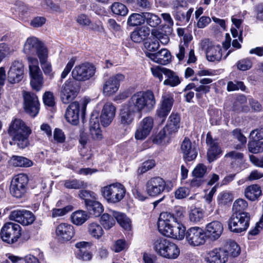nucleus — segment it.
I'll return each mask as SVG.
<instances>
[{
    "label": "nucleus",
    "instance_id": "14",
    "mask_svg": "<svg viewBox=\"0 0 263 263\" xmlns=\"http://www.w3.org/2000/svg\"><path fill=\"white\" fill-rule=\"evenodd\" d=\"M184 238L187 243L193 247L202 245L206 240L204 231L198 227H193L187 229Z\"/></svg>",
    "mask_w": 263,
    "mask_h": 263
},
{
    "label": "nucleus",
    "instance_id": "51",
    "mask_svg": "<svg viewBox=\"0 0 263 263\" xmlns=\"http://www.w3.org/2000/svg\"><path fill=\"white\" fill-rule=\"evenodd\" d=\"M156 165L155 161L151 159L144 162L137 170L138 174L141 175L153 168Z\"/></svg>",
    "mask_w": 263,
    "mask_h": 263
},
{
    "label": "nucleus",
    "instance_id": "42",
    "mask_svg": "<svg viewBox=\"0 0 263 263\" xmlns=\"http://www.w3.org/2000/svg\"><path fill=\"white\" fill-rule=\"evenodd\" d=\"M127 24L130 26H136L144 23V12L141 13H134L128 18Z\"/></svg>",
    "mask_w": 263,
    "mask_h": 263
},
{
    "label": "nucleus",
    "instance_id": "31",
    "mask_svg": "<svg viewBox=\"0 0 263 263\" xmlns=\"http://www.w3.org/2000/svg\"><path fill=\"white\" fill-rule=\"evenodd\" d=\"M42 46V43L37 38L30 37L27 40L23 50L27 54H34Z\"/></svg>",
    "mask_w": 263,
    "mask_h": 263
},
{
    "label": "nucleus",
    "instance_id": "21",
    "mask_svg": "<svg viewBox=\"0 0 263 263\" xmlns=\"http://www.w3.org/2000/svg\"><path fill=\"white\" fill-rule=\"evenodd\" d=\"M181 152L185 162H190L196 159L198 151L195 146L193 145L191 140L185 138L181 144Z\"/></svg>",
    "mask_w": 263,
    "mask_h": 263
},
{
    "label": "nucleus",
    "instance_id": "35",
    "mask_svg": "<svg viewBox=\"0 0 263 263\" xmlns=\"http://www.w3.org/2000/svg\"><path fill=\"white\" fill-rule=\"evenodd\" d=\"M245 195L247 199L251 201H255L261 195L260 187L257 184L248 186L245 190Z\"/></svg>",
    "mask_w": 263,
    "mask_h": 263
},
{
    "label": "nucleus",
    "instance_id": "52",
    "mask_svg": "<svg viewBox=\"0 0 263 263\" xmlns=\"http://www.w3.org/2000/svg\"><path fill=\"white\" fill-rule=\"evenodd\" d=\"M151 35L154 39H157L159 42H161L162 44H166L170 41L169 37L167 35L158 31L156 29L152 30Z\"/></svg>",
    "mask_w": 263,
    "mask_h": 263
},
{
    "label": "nucleus",
    "instance_id": "56",
    "mask_svg": "<svg viewBox=\"0 0 263 263\" xmlns=\"http://www.w3.org/2000/svg\"><path fill=\"white\" fill-rule=\"evenodd\" d=\"M136 5L140 10L149 11L152 9V0H136Z\"/></svg>",
    "mask_w": 263,
    "mask_h": 263
},
{
    "label": "nucleus",
    "instance_id": "6",
    "mask_svg": "<svg viewBox=\"0 0 263 263\" xmlns=\"http://www.w3.org/2000/svg\"><path fill=\"white\" fill-rule=\"evenodd\" d=\"M101 192L108 203H117L125 197L126 189L123 184L115 183L102 187Z\"/></svg>",
    "mask_w": 263,
    "mask_h": 263
},
{
    "label": "nucleus",
    "instance_id": "32",
    "mask_svg": "<svg viewBox=\"0 0 263 263\" xmlns=\"http://www.w3.org/2000/svg\"><path fill=\"white\" fill-rule=\"evenodd\" d=\"M75 246L79 249L77 256L79 259L84 261H89L92 258V254L88 250L87 247H89V243L85 241H81L76 243Z\"/></svg>",
    "mask_w": 263,
    "mask_h": 263
},
{
    "label": "nucleus",
    "instance_id": "40",
    "mask_svg": "<svg viewBox=\"0 0 263 263\" xmlns=\"http://www.w3.org/2000/svg\"><path fill=\"white\" fill-rule=\"evenodd\" d=\"M165 76L167 79L163 82L164 85L175 87L180 83L179 77L170 69L166 71Z\"/></svg>",
    "mask_w": 263,
    "mask_h": 263
},
{
    "label": "nucleus",
    "instance_id": "7",
    "mask_svg": "<svg viewBox=\"0 0 263 263\" xmlns=\"http://www.w3.org/2000/svg\"><path fill=\"white\" fill-rule=\"evenodd\" d=\"M250 220L249 213H233L228 221L229 229L234 233H241L247 230Z\"/></svg>",
    "mask_w": 263,
    "mask_h": 263
},
{
    "label": "nucleus",
    "instance_id": "39",
    "mask_svg": "<svg viewBox=\"0 0 263 263\" xmlns=\"http://www.w3.org/2000/svg\"><path fill=\"white\" fill-rule=\"evenodd\" d=\"M64 186L69 189H85L87 186V183L81 180L68 179L64 181Z\"/></svg>",
    "mask_w": 263,
    "mask_h": 263
},
{
    "label": "nucleus",
    "instance_id": "13",
    "mask_svg": "<svg viewBox=\"0 0 263 263\" xmlns=\"http://www.w3.org/2000/svg\"><path fill=\"white\" fill-rule=\"evenodd\" d=\"M28 179L26 175L20 174L15 176L11 180L10 191L14 197H22L26 193Z\"/></svg>",
    "mask_w": 263,
    "mask_h": 263
},
{
    "label": "nucleus",
    "instance_id": "62",
    "mask_svg": "<svg viewBox=\"0 0 263 263\" xmlns=\"http://www.w3.org/2000/svg\"><path fill=\"white\" fill-rule=\"evenodd\" d=\"M40 64L45 74L48 76L51 79L53 77V73L52 72L51 63L47 61Z\"/></svg>",
    "mask_w": 263,
    "mask_h": 263
},
{
    "label": "nucleus",
    "instance_id": "24",
    "mask_svg": "<svg viewBox=\"0 0 263 263\" xmlns=\"http://www.w3.org/2000/svg\"><path fill=\"white\" fill-rule=\"evenodd\" d=\"M223 230L222 224L218 221H212L206 225L205 236L211 240L215 241L217 240Z\"/></svg>",
    "mask_w": 263,
    "mask_h": 263
},
{
    "label": "nucleus",
    "instance_id": "9",
    "mask_svg": "<svg viewBox=\"0 0 263 263\" xmlns=\"http://www.w3.org/2000/svg\"><path fill=\"white\" fill-rule=\"evenodd\" d=\"M0 235L4 241L13 244L17 242L21 236V227L15 223H6L1 229Z\"/></svg>",
    "mask_w": 263,
    "mask_h": 263
},
{
    "label": "nucleus",
    "instance_id": "18",
    "mask_svg": "<svg viewBox=\"0 0 263 263\" xmlns=\"http://www.w3.org/2000/svg\"><path fill=\"white\" fill-rule=\"evenodd\" d=\"M125 77L121 73H118L110 77L103 86V92L106 96H110L116 93L119 89L120 83L124 81Z\"/></svg>",
    "mask_w": 263,
    "mask_h": 263
},
{
    "label": "nucleus",
    "instance_id": "49",
    "mask_svg": "<svg viewBox=\"0 0 263 263\" xmlns=\"http://www.w3.org/2000/svg\"><path fill=\"white\" fill-rule=\"evenodd\" d=\"M144 46L147 51L148 52H156L160 47L159 42L157 41V39H152L149 40L144 43Z\"/></svg>",
    "mask_w": 263,
    "mask_h": 263
},
{
    "label": "nucleus",
    "instance_id": "29",
    "mask_svg": "<svg viewBox=\"0 0 263 263\" xmlns=\"http://www.w3.org/2000/svg\"><path fill=\"white\" fill-rule=\"evenodd\" d=\"M136 112L133 108H132L129 104H124L120 112V123L124 125H129L132 123Z\"/></svg>",
    "mask_w": 263,
    "mask_h": 263
},
{
    "label": "nucleus",
    "instance_id": "2",
    "mask_svg": "<svg viewBox=\"0 0 263 263\" xmlns=\"http://www.w3.org/2000/svg\"><path fill=\"white\" fill-rule=\"evenodd\" d=\"M7 133L11 138L9 142L10 145H16L20 149H24L29 145V137L32 131L21 119L15 118L12 120Z\"/></svg>",
    "mask_w": 263,
    "mask_h": 263
},
{
    "label": "nucleus",
    "instance_id": "61",
    "mask_svg": "<svg viewBox=\"0 0 263 263\" xmlns=\"http://www.w3.org/2000/svg\"><path fill=\"white\" fill-rule=\"evenodd\" d=\"M45 105L52 107L55 104L54 98L53 93L50 91L45 92L43 97Z\"/></svg>",
    "mask_w": 263,
    "mask_h": 263
},
{
    "label": "nucleus",
    "instance_id": "54",
    "mask_svg": "<svg viewBox=\"0 0 263 263\" xmlns=\"http://www.w3.org/2000/svg\"><path fill=\"white\" fill-rule=\"evenodd\" d=\"M29 62V73L40 72L41 71L39 66V62L36 58L28 57L27 58Z\"/></svg>",
    "mask_w": 263,
    "mask_h": 263
},
{
    "label": "nucleus",
    "instance_id": "46",
    "mask_svg": "<svg viewBox=\"0 0 263 263\" xmlns=\"http://www.w3.org/2000/svg\"><path fill=\"white\" fill-rule=\"evenodd\" d=\"M224 250L227 252V258L228 257L229 255L234 257H236L240 252V248L239 246L234 241H229L226 246V249Z\"/></svg>",
    "mask_w": 263,
    "mask_h": 263
},
{
    "label": "nucleus",
    "instance_id": "47",
    "mask_svg": "<svg viewBox=\"0 0 263 263\" xmlns=\"http://www.w3.org/2000/svg\"><path fill=\"white\" fill-rule=\"evenodd\" d=\"M248 202L243 199H238L233 203V213H247L244 211L248 208Z\"/></svg>",
    "mask_w": 263,
    "mask_h": 263
},
{
    "label": "nucleus",
    "instance_id": "50",
    "mask_svg": "<svg viewBox=\"0 0 263 263\" xmlns=\"http://www.w3.org/2000/svg\"><path fill=\"white\" fill-rule=\"evenodd\" d=\"M79 196L81 199L84 200L85 205H86L89 201L97 199L96 194L93 192L87 190H81Z\"/></svg>",
    "mask_w": 263,
    "mask_h": 263
},
{
    "label": "nucleus",
    "instance_id": "19",
    "mask_svg": "<svg viewBox=\"0 0 263 263\" xmlns=\"http://www.w3.org/2000/svg\"><path fill=\"white\" fill-rule=\"evenodd\" d=\"M193 9H187L183 5L178 3L173 7V15L175 19L181 24H185L190 20Z\"/></svg>",
    "mask_w": 263,
    "mask_h": 263
},
{
    "label": "nucleus",
    "instance_id": "34",
    "mask_svg": "<svg viewBox=\"0 0 263 263\" xmlns=\"http://www.w3.org/2000/svg\"><path fill=\"white\" fill-rule=\"evenodd\" d=\"M30 85L33 89L39 91L43 87L44 83V78L42 71L40 72H33L30 73Z\"/></svg>",
    "mask_w": 263,
    "mask_h": 263
},
{
    "label": "nucleus",
    "instance_id": "38",
    "mask_svg": "<svg viewBox=\"0 0 263 263\" xmlns=\"http://www.w3.org/2000/svg\"><path fill=\"white\" fill-rule=\"evenodd\" d=\"M144 23L151 27H157L161 22L160 17L155 13L144 12Z\"/></svg>",
    "mask_w": 263,
    "mask_h": 263
},
{
    "label": "nucleus",
    "instance_id": "63",
    "mask_svg": "<svg viewBox=\"0 0 263 263\" xmlns=\"http://www.w3.org/2000/svg\"><path fill=\"white\" fill-rule=\"evenodd\" d=\"M14 9L16 11L18 12L19 14L22 16L24 15L28 10V7L22 2H16Z\"/></svg>",
    "mask_w": 263,
    "mask_h": 263
},
{
    "label": "nucleus",
    "instance_id": "30",
    "mask_svg": "<svg viewBox=\"0 0 263 263\" xmlns=\"http://www.w3.org/2000/svg\"><path fill=\"white\" fill-rule=\"evenodd\" d=\"M227 260L226 251L221 248H216L210 251L207 258L209 263H225Z\"/></svg>",
    "mask_w": 263,
    "mask_h": 263
},
{
    "label": "nucleus",
    "instance_id": "26",
    "mask_svg": "<svg viewBox=\"0 0 263 263\" xmlns=\"http://www.w3.org/2000/svg\"><path fill=\"white\" fill-rule=\"evenodd\" d=\"M206 141L209 146L207 158L208 161L211 162L217 159L221 154L222 151L221 148L219 147L217 141L213 139L209 134H207Z\"/></svg>",
    "mask_w": 263,
    "mask_h": 263
},
{
    "label": "nucleus",
    "instance_id": "23",
    "mask_svg": "<svg viewBox=\"0 0 263 263\" xmlns=\"http://www.w3.org/2000/svg\"><path fill=\"white\" fill-rule=\"evenodd\" d=\"M154 124L153 119L151 117L144 118L141 122L135 133V138L138 140L144 139L150 133Z\"/></svg>",
    "mask_w": 263,
    "mask_h": 263
},
{
    "label": "nucleus",
    "instance_id": "36",
    "mask_svg": "<svg viewBox=\"0 0 263 263\" xmlns=\"http://www.w3.org/2000/svg\"><path fill=\"white\" fill-rule=\"evenodd\" d=\"M89 218L87 212L82 210H78L73 212L71 215V221L77 226L83 224Z\"/></svg>",
    "mask_w": 263,
    "mask_h": 263
},
{
    "label": "nucleus",
    "instance_id": "59",
    "mask_svg": "<svg viewBox=\"0 0 263 263\" xmlns=\"http://www.w3.org/2000/svg\"><path fill=\"white\" fill-rule=\"evenodd\" d=\"M43 6L45 8L48 9L52 12H61L60 6L58 5L54 4L52 0H44Z\"/></svg>",
    "mask_w": 263,
    "mask_h": 263
},
{
    "label": "nucleus",
    "instance_id": "16",
    "mask_svg": "<svg viewBox=\"0 0 263 263\" xmlns=\"http://www.w3.org/2000/svg\"><path fill=\"white\" fill-rule=\"evenodd\" d=\"M23 97L25 111L31 116L35 117L40 109L37 97L33 93L25 91L23 93Z\"/></svg>",
    "mask_w": 263,
    "mask_h": 263
},
{
    "label": "nucleus",
    "instance_id": "37",
    "mask_svg": "<svg viewBox=\"0 0 263 263\" xmlns=\"http://www.w3.org/2000/svg\"><path fill=\"white\" fill-rule=\"evenodd\" d=\"M95 200L93 199L88 202L86 206L91 214L93 215L95 217H99L103 213L104 208L100 202Z\"/></svg>",
    "mask_w": 263,
    "mask_h": 263
},
{
    "label": "nucleus",
    "instance_id": "27",
    "mask_svg": "<svg viewBox=\"0 0 263 263\" xmlns=\"http://www.w3.org/2000/svg\"><path fill=\"white\" fill-rule=\"evenodd\" d=\"M145 55L153 61L162 65L167 64L171 60V52L165 48L155 53L145 52Z\"/></svg>",
    "mask_w": 263,
    "mask_h": 263
},
{
    "label": "nucleus",
    "instance_id": "60",
    "mask_svg": "<svg viewBox=\"0 0 263 263\" xmlns=\"http://www.w3.org/2000/svg\"><path fill=\"white\" fill-rule=\"evenodd\" d=\"M167 69L165 68L156 67L151 68V71L155 77L158 78L159 81H161L163 79V74L165 76Z\"/></svg>",
    "mask_w": 263,
    "mask_h": 263
},
{
    "label": "nucleus",
    "instance_id": "41",
    "mask_svg": "<svg viewBox=\"0 0 263 263\" xmlns=\"http://www.w3.org/2000/svg\"><path fill=\"white\" fill-rule=\"evenodd\" d=\"M88 232L92 237L96 239H99L104 233L102 227L96 222L91 223L88 225Z\"/></svg>",
    "mask_w": 263,
    "mask_h": 263
},
{
    "label": "nucleus",
    "instance_id": "11",
    "mask_svg": "<svg viewBox=\"0 0 263 263\" xmlns=\"http://www.w3.org/2000/svg\"><path fill=\"white\" fill-rule=\"evenodd\" d=\"M166 190L167 185L166 181L160 177H153L149 179L145 184L146 193L151 197H156L161 194Z\"/></svg>",
    "mask_w": 263,
    "mask_h": 263
},
{
    "label": "nucleus",
    "instance_id": "5",
    "mask_svg": "<svg viewBox=\"0 0 263 263\" xmlns=\"http://www.w3.org/2000/svg\"><path fill=\"white\" fill-rule=\"evenodd\" d=\"M118 223L125 230H130L131 221L124 213L113 211L112 215L107 213L103 214L101 217V223L105 229H109Z\"/></svg>",
    "mask_w": 263,
    "mask_h": 263
},
{
    "label": "nucleus",
    "instance_id": "28",
    "mask_svg": "<svg viewBox=\"0 0 263 263\" xmlns=\"http://www.w3.org/2000/svg\"><path fill=\"white\" fill-rule=\"evenodd\" d=\"M79 108L80 105L77 102H73L69 105L65 113L67 122L72 125H77L79 123Z\"/></svg>",
    "mask_w": 263,
    "mask_h": 263
},
{
    "label": "nucleus",
    "instance_id": "8",
    "mask_svg": "<svg viewBox=\"0 0 263 263\" xmlns=\"http://www.w3.org/2000/svg\"><path fill=\"white\" fill-rule=\"evenodd\" d=\"M180 126V118L177 113L172 112L169 116L166 125L161 129L156 136V140L159 142L166 138L168 139L176 134Z\"/></svg>",
    "mask_w": 263,
    "mask_h": 263
},
{
    "label": "nucleus",
    "instance_id": "17",
    "mask_svg": "<svg viewBox=\"0 0 263 263\" xmlns=\"http://www.w3.org/2000/svg\"><path fill=\"white\" fill-rule=\"evenodd\" d=\"M9 218L10 220L17 222L23 226H29L33 223L35 220V216L30 211L16 210L11 212Z\"/></svg>",
    "mask_w": 263,
    "mask_h": 263
},
{
    "label": "nucleus",
    "instance_id": "53",
    "mask_svg": "<svg viewBox=\"0 0 263 263\" xmlns=\"http://www.w3.org/2000/svg\"><path fill=\"white\" fill-rule=\"evenodd\" d=\"M207 171L206 166L203 164H198L193 170L192 175L194 177L203 178Z\"/></svg>",
    "mask_w": 263,
    "mask_h": 263
},
{
    "label": "nucleus",
    "instance_id": "4",
    "mask_svg": "<svg viewBox=\"0 0 263 263\" xmlns=\"http://www.w3.org/2000/svg\"><path fill=\"white\" fill-rule=\"evenodd\" d=\"M153 248L158 255L168 259H176L180 254V249L176 244L163 238L154 240Z\"/></svg>",
    "mask_w": 263,
    "mask_h": 263
},
{
    "label": "nucleus",
    "instance_id": "44",
    "mask_svg": "<svg viewBox=\"0 0 263 263\" xmlns=\"http://www.w3.org/2000/svg\"><path fill=\"white\" fill-rule=\"evenodd\" d=\"M110 9L114 14L121 16H125L128 11L126 6L119 2H114L112 4Z\"/></svg>",
    "mask_w": 263,
    "mask_h": 263
},
{
    "label": "nucleus",
    "instance_id": "55",
    "mask_svg": "<svg viewBox=\"0 0 263 263\" xmlns=\"http://www.w3.org/2000/svg\"><path fill=\"white\" fill-rule=\"evenodd\" d=\"M252 66L251 59L249 58L239 60L237 63V67L240 70L245 71L250 69Z\"/></svg>",
    "mask_w": 263,
    "mask_h": 263
},
{
    "label": "nucleus",
    "instance_id": "20",
    "mask_svg": "<svg viewBox=\"0 0 263 263\" xmlns=\"http://www.w3.org/2000/svg\"><path fill=\"white\" fill-rule=\"evenodd\" d=\"M24 77V65L21 62H13L8 72V80L11 84L20 82Z\"/></svg>",
    "mask_w": 263,
    "mask_h": 263
},
{
    "label": "nucleus",
    "instance_id": "15",
    "mask_svg": "<svg viewBox=\"0 0 263 263\" xmlns=\"http://www.w3.org/2000/svg\"><path fill=\"white\" fill-rule=\"evenodd\" d=\"M201 47L205 50L206 59L210 62H219L222 58V49L220 45H213L209 39L203 40Z\"/></svg>",
    "mask_w": 263,
    "mask_h": 263
},
{
    "label": "nucleus",
    "instance_id": "33",
    "mask_svg": "<svg viewBox=\"0 0 263 263\" xmlns=\"http://www.w3.org/2000/svg\"><path fill=\"white\" fill-rule=\"evenodd\" d=\"M149 32L150 31L148 27L142 26L134 31L130 34V37L134 42L139 43L147 39Z\"/></svg>",
    "mask_w": 263,
    "mask_h": 263
},
{
    "label": "nucleus",
    "instance_id": "64",
    "mask_svg": "<svg viewBox=\"0 0 263 263\" xmlns=\"http://www.w3.org/2000/svg\"><path fill=\"white\" fill-rule=\"evenodd\" d=\"M250 138L252 140L258 141L263 139V127L252 130L250 133Z\"/></svg>",
    "mask_w": 263,
    "mask_h": 263
},
{
    "label": "nucleus",
    "instance_id": "3",
    "mask_svg": "<svg viewBox=\"0 0 263 263\" xmlns=\"http://www.w3.org/2000/svg\"><path fill=\"white\" fill-rule=\"evenodd\" d=\"M127 103L137 112L140 113L144 110H152L156 104V100L152 91H141L133 95Z\"/></svg>",
    "mask_w": 263,
    "mask_h": 263
},
{
    "label": "nucleus",
    "instance_id": "48",
    "mask_svg": "<svg viewBox=\"0 0 263 263\" xmlns=\"http://www.w3.org/2000/svg\"><path fill=\"white\" fill-rule=\"evenodd\" d=\"M203 217V211L200 208H195L192 209L189 214L191 221L197 223L200 222Z\"/></svg>",
    "mask_w": 263,
    "mask_h": 263
},
{
    "label": "nucleus",
    "instance_id": "1",
    "mask_svg": "<svg viewBox=\"0 0 263 263\" xmlns=\"http://www.w3.org/2000/svg\"><path fill=\"white\" fill-rule=\"evenodd\" d=\"M158 228L162 235L179 240L184 238L186 231L184 225L169 212L160 214Z\"/></svg>",
    "mask_w": 263,
    "mask_h": 263
},
{
    "label": "nucleus",
    "instance_id": "45",
    "mask_svg": "<svg viewBox=\"0 0 263 263\" xmlns=\"http://www.w3.org/2000/svg\"><path fill=\"white\" fill-rule=\"evenodd\" d=\"M248 150L253 154H258L263 152V142L252 140L248 144Z\"/></svg>",
    "mask_w": 263,
    "mask_h": 263
},
{
    "label": "nucleus",
    "instance_id": "58",
    "mask_svg": "<svg viewBox=\"0 0 263 263\" xmlns=\"http://www.w3.org/2000/svg\"><path fill=\"white\" fill-rule=\"evenodd\" d=\"M72 207L71 205L65 206L62 209H53L52 212V217H57L59 216H63L67 214L68 212L72 211Z\"/></svg>",
    "mask_w": 263,
    "mask_h": 263
},
{
    "label": "nucleus",
    "instance_id": "22",
    "mask_svg": "<svg viewBox=\"0 0 263 263\" xmlns=\"http://www.w3.org/2000/svg\"><path fill=\"white\" fill-rule=\"evenodd\" d=\"M56 235L58 240L62 242L70 240L74 235L73 227L67 223H62L56 228Z\"/></svg>",
    "mask_w": 263,
    "mask_h": 263
},
{
    "label": "nucleus",
    "instance_id": "25",
    "mask_svg": "<svg viewBox=\"0 0 263 263\" xmlns=\"http://www.w3.org/2000/svg\"><path fill=\"white\" fill-rule=\"evenodd\" d=\"M174 102L172 97H167L163 99L161 106L156 111V119L160 124L163 123L165 119L170 112Z\"/></svg>",
    "mask_w": 263,
    "mask_h": 263
},
{
    "label": "nucleus",
    "instance_id": "12",
    "mask_svg": "<svg viewBox=\"0 0 263 263\" xmlns=\"http://www.w3.org/2000/svg\"><path fill=\"white\" fill-rule=\"evenodd\" d=\"M80 89L79 85L73 79H69L63 84L61 90V99L64 104L72 101L77 96Z\"/></svg>",
    "mask_w": 263,
    "mask_h": 263
},
{
    "label": "nucleus",
    "instance_id": "57",
    "mask_svg": "<svg viewBox=\"0 0 263 263\" xmlns=\"http://www.w3.org/2000/svg\"><path fill=\"white\" fill-rule=\"evenodd\" d=\"M245 88L246 87L244 85L243 83L240 81H236L234 82L230 81L227 84V90L229 91H234L239 89L245 90Z\"/></svg>",
    "mask_w": 263,
    "mask_h": 263
},
{
    "label": "nucleus",
    "instance_id": "10",
    "mask_svg": "<svg viewBox=\"0 0 263 263\" xmlns=\"http://www.w3.org/2000/svg\"><path fill=\"white\" fill-rule=\"evenodd\" d=\"M95 73L94 66L88 63L76 65L72 70L71 76L74 81L84 82L92 78Z\"/></svg>",
    "mask_w": 263,
    "mask_h": 263
},
{
    "label": "nucleus",
    "instance_id": "43",
    "mask_svg": "<svg viewBox=\"0 0 263 263\" xmlns=\"http://www.w3.org/2000/svg\"><path fill=\"white\" fill-rule=\"evenodd\" d=\"M11 162L13 165L18 167H29L32 164L31 160L22 156H13Z\"/></svg>",
    "mask_w": 263,
    "mask_h": 263
}]
</instances>
